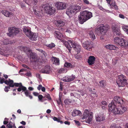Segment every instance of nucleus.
Returning a JSON list of instances; mask_svg holds the SVG:
<instances>
[{
    "label": "nucleus",
    "instance_id": "4d7b16f0",
    "mask_svg": "<svg viewBox=\"0 0 128 128\" xmlns=\"http://www.w3.org/2000/svg\"><path fill=\"white\" fill-rule=\"evenodd\" d=\"M64 123L66 124H67L68 125H69L70 124V122L68 121H66Z\"/></svg>",
    "mask_w": 128,
    "mask_h": 128
},
{
    "label": "nucleus",
    "instance_id": "f8f14e48",
    "mask_svg": "<svg viewBox=\"0 0 128 128\" xmlns=\"http://www.w3.org/2000/svg\"><path fill=\"white\" fill-rule=\"evenodd\" d=\"M4 82L5 84L8 85H9L11 87H14L15 86V84L17 83H14L13 81L10 78L8 79V80H6L4 81V78H0V83L2 84Z\"/></svg>",
    "mask_w": 128,
    "mask_h": 128
},
{
    "label": "nucleus",
    "instance_id": "a878e982",
    "mask_svg": "<svg viewBox=\"0 0 128 128\" xmlns=\"http://www.w3.org/2000/svg\"><path fill=\"white\" fill-rule=\"evenodd\" d=\"M21 50L26 53H29L31 51L30 48L26 46H21Z\"/></svg>",
    "mask_w": 128,
    "mask_h": 128
},
{
    "label": "nucleus",
    "instance_id": "a18cd8bd",
    "mask_svg": "<svg viewBox=\"0 0 128 128\" xmlns=\"http://www.w3.org/2000/svg\"><path fill=\"white\" fill-rule=\"evenodd\" d=\"M65 69L64 68H62L59 70V72L60 73H64V72Z\"/></svg>",
    "mask_w": 128,
    "mask_h": 128
},
{
    "label": "nucleus",
    "instance_id": "09e8293b",
    "mask_svg": "<svg viewBox=\"0 0 128 128\" xmlns=\"http://www.w3.org/2000/svg\"><path fill=\"white\" fill-rule=\"evenodd\" d=\"M74 121L75 122L76 124L78 126H80V123L78 121H77V120H74Z\"/></svg>",
    "mask_w": 128,
    "mask_h": 128
},
{
    "label": "nucleus",
    "instance_id": "e433bc0d",
    "mask_svg": "<svg viewBox=\"0 0 128 128\" xmlns=\"http://www.w3.org/2000/svg\"><path fill=\"white\" fill-rule=\"evenodd\" d=\"M12 123L11 122H9L8 124H7L6 125V127L7 128H12Z\"/></svg>",
    "mask_w": 128,
    "mask_h": 128
},
{
    "label": "nucleus",
    "instance_id": "c756f323",
    "mask_svg": "<svg viewBox=\"0 0 128 128\" xmlns=\"http://www.w3.org/2000/svg\"><path fill=\"white\" fill-rule=\"evenodd\" d=\"M81 113V112L79 110H74L72 113V116H73L78 115Z\"/></svg>",
    "mask_w": 128,
    "mask_h": 128
},
{
    "label": "nucleus",
    "instance_id": "f257e3e1",
    "mask_svg": "<svg viewBox=\"0 0 128 128\" xmlns=\"http://www.w3.org/2000/svg\"><path fill=\"white\" fill-rule=\"evenodd\" d=\"M108 107L110 110L114 114H121L126 110V108L124 106H121L109 104Z\"/></svg>",
    "mask_w": 128,
    "mask_h": 128
},
{
    "label": "nucleus",
    "instance_id": "ea45409f",
    "mask_svg": "<svg viewBox=\"0 0 128 128\" xmlns=\"http://www.w3.org/2000/svg\"><path fill=\"white\" fill-rule=\"evenodd\" d=\"M3 43L4 44L7 45L9 44L8 40V39H5L3 41Z\"/></svg>",
    "mask_w": 128,
    "mask_h": 128
},
{
    "label": "nucleus",
    "instance_id": "0e129e2a",
    "mask_svg": "<svg viewBox=\"0 0 128 128\" xmlns=\"http://www.w3.org/2000/svg\"><path fill=\"white\" fill-rule=\"evenodd\" d=\"M20 123L24 125H25L26 124V122H25L22 121Z\"/></svg>",
    "mask_w": 128,
    "mask_h": 128
},
{
    "label": "nucleus",
    "instance_id": "4468645a",
    "mask_svg": "<svg viewBox=\"0 0 128 128\" xmlns=\"http://www.w3.org/2000/svg\"><path fill=\"white\" fill-rule=\"evenodd\" d=\"M93 43L92 41L86 40L82 44L83 46L88 50H90L93 47Z\"/></svg>",
    "mask_w": 128,
    "mask_h": 128
},
{
    "label": "nucleus",
    "instance_id": "6ab92c4d",
    "mask_svg": "<svg viewBox=\"0 0 128 128\" xmlns=\"http://www.w3.org/2000/svg\"><path fill=\"white\" fill-rule=\"evenodd\" d=\"M112 30L114 34V35L120 36L121 34L120 29L114 26H112Z\"/></svg>",
    "mask_w": 128,
    "mask_h": 128
},
{
    "label": "nucleus",
    "instance_id": "69168bd1",
    "mask_svg": "<svg viewBox=\"0 0 128 128\" xmlns=\"http://www.w3.org/2000/svg\"><path fill=\"white\" fill-rule=\"evenodd\" d=\"M42 91L43 92H44L45 91L46 89L44 87H43L41 89Z\"/></svg>",
    "mask_w": 128,
    "mask_h": 128
},
{
    "label": "nucleus",
    "instance_id": "bb28decb",
    "mask_svg": "<svg viewBox=\"0 0 128 128\" xmlns=\"http://www.w3.org/2000/svg\"><path fill=\"white\" fill-rule=\"evenodd\" d=\"M106 48L110 50H114L116 48V47L112 44H110L106 45L105 46Z\"/></svg>",
    "mask_w": 128,
    "mask_h": 128
},
{
    "label": "nucleus",
    "instance_id": "603ef678",
    "mask_svg": "<svg viewBox=\"0 0 128 128\" xmlns=\"http://www.w3.org/2000/svg\"><path fill=\"white\" fill-rule=\"evenodd\" d=\"M26 76H30L31 75V73H30V72H26Z\"/></svg>",
    "mask_w": 128,
    "mask_h": 128
},
{
    "label": "nucleus",
    "instance_id": "37998d69",
    "mask_svg": "<svg viewBox=\"0 0 128 128\" xmlns=\"http://www.w3.org/2000/svg\"><path fill=\"white\" fill-rule=\"evenodd\" d=\"M33 10L34 12V14L36 16H38V13L39 12V11L38 10H36L35 9H34V8H33Z\"/></svg>",
    "mask_w": 128,
    "mask_h": 128
},
{
    "label": "nucleus",
    "instance_id": "f704fd0d",
    "mask_svg": "<svg viewBox=\"0 0 128 128\" xmlns=\"http://www.w3.org/2000/svg\"><path fill=\"white\" fill-rule=\"evenodd\" d=\"M122 28L124 31L128 34V26H122Z\"/></svg>",
    "mask_w": 128,
    "mask_h": 128
},
{
    "label": "nucleus",
    "instance_id": "473e14b6",
    "mask_svg": "<svg viewBox=\"0 0 128 128\" xmlns=\"http://www.w3.org/2000/svg\"><path fill=\"white\" fill-rule=\"evenodd\" d=\"M64 66H65L68 68L69 67H70L71 68H73L74 67L70 63L68 62H66L64 64Z\"/></svg>",
    "mask_w": 128,
    "mask_h": 128
},
{
    "label": "nucleus",
    "instance_id": "4c0bfd02",
    "mask_svg": "<svg viewBox=\"0 0 128 128\" xmlns=\"http://www.w3.org/2000/svg\"><path fill=\"white\" fill-rule=\"evenodd\" d=\"M55 45L54 43H52L49 44H48L47 46L48 47L50 48H52L55 47Z\"/></svg>",
    "mask_w": 128,
    "mask_h": 128
},
{
    "label": "nucleus",
    "instance_id": "5701e85b",
    "mask_svg": "<svg viewBox=\"0 0 128 128\" xmlns=\"http://www.w3.org/2000/svg\"><path fill=\"white\" fill-rule=\"evenodd\" d=\"M23 30L25 34L27 36H30V34L31 32L30 27H25L23 28Z\"/></svg>",
    "mask_w": 128,
    "mask_h": 128
},
{
    "label": "nucleus",
    "instance_id": "dca6fc26",
    "mask_svg": "<svg viewBox=\"0 0 128 128\" xmlns=\"http://www.w3.org/2000/svg\"><path fill=\"white\" fill-rule=\"evenodd\" d=\"M95 118L97 122H101L105 120V116L103 114H99L95 116Z\"/></svg>",
    "mask_w": 128,
    "mask_h": 128
},
{
    "label": "nucleus",
    "instance_id": "b1692460",
    "mask_svg": "<svg viewBox=\"0 0 128 128\" xmlns=\"http://www.w3.org/2000/svg\"><path fill=\"white\" fill-rule=\"evenodd\" d=\"M1 13L4 16L7 17H11L13 16V14L11 12L5 10H2L1 12Z\"/></svg>",
    "mask_w": 128,
    "mask_h": 128
},
{
    "label": "nucleus",
    "instance_id": "680f3d73",
    "mask_svg": "<svg viewBox=\"0 0 128 128\" xmlns=\"http://www.w3.org/2000/svg\"><path fill=\"white\" fill-rule=\"evenodd\" d=\"M111 0H106L108 3L110 5V6H111V4L110 3Z\"/></svg>",
    "mask_w": 128,
    "mask_h": 128
},
{
    "label": "nucleus",
    "instance_id": "aec40b11",
    "mask_svg": "<svg viewBox=\"0 0 128 128\" xmlns=\"http://www.w3.org/2000/svg\"><path fill=\"white\" fill-rule=\"evenodd\" d=\"M41 71V72L42 73H48L50 70V66L48 65H46L43 68Z\"/></svg>",
    "mask_w": 128,
    "mask_h": 128
},
{
    "label": "nucleus",
    "instance_id": "9b49d317",
    "mask_svg": "<svg viewBox=\"0 0 128 128\" xmlns=\"http://www.w3.org/2000/svg\"><path fill=\"white\" fill-rule=\"evenodd\" d=\"M124 104V102L122 98L119 96H116L114 98V100H112L111 104H116L118 106H123L122 105Z\"/></svg>",
    "mask_w": 128,
    "mask_h": 128
},
{
    "label": "nucleus",
    "instance_id": "052dcab7",
    "mask_svg": "<svg viewBox=\"0 0 128 128\" xmlns=\"http://www.w3.org/2000/svg\"><path fill=\"white\" fill-rule=\"evenodd\" d=\"M33 94L34 96H38V95H39V94L38 93L36 92H33Z\"/></svg>",
    "mask_w": 128,
    "mask_h": 128
},
{
    "label": "nucleus",
    "instance_id": "79ce46f5",
    "mask_svg": "<svg viewBox=\"0 0 128 128\" xmlns=\"http://www.w3.org/2000/svg\"><path fill=\"white\" fill-rule=\"evenodd\" d=\"M43 97L42 96L41 94H39L38 96V98L39 100L42 102H43L42 100Z\"/></svg>",
    "mask_w": 128,
    "mask_h": 128
},
{
    "label": "nucleus",
    "instance_id": "39448f33",
    "mask_svg": "<svg viewBox=\"0 0 128 128\" xmlns=\"http://www.w3.org/2000/svg\"><path fill=\"white\" fill-rule=\"evenodd\" d=\"M114 43L117 45L122 46H128V42L123 38H119L118 37H115L114 39Z\"/></svg>",
    "mask_w": 128,
    "mask_h": 128
},
{
    "label": "nucleus",
    "instance_id": "864d4df0",
    "mask_svg": "<svg viewBox=\"0 0 128 128\" xmlns=\"http://www.w3.org/2000/svg\"><path fill=\"white\" fill-rule=\"evenodd\" d=\"M119 17L122 18L124 19V18L125 17L124 15L123 14H120L119 15Z\"/></svg>",
    "mask_w": 128,
    "mask_h": 128
},
{
    "label": "nucleus",
    "instance_id": "c85d7f7f",
    "mask_svg": "<svg viewBox=\"0 0 128 128\" xmlns=\"http://www.w3.org/2000/svg\"><path fill=\"white\" fill-rule=\"evenodd\" d=\"M69 41L70 42V44L71 45L72 48L73 47L74 48H75L76 47V46L78 45L76 42L71 40H69Z\"/></svg>",
    "mask_w": 128,
    "mask_h": 128
},
{
    "label": "nucleus",
    "instance_id": "423d86ee",
    "mask_svg": "<svg viewBox=\"0 0 128 128\" xmlns=\"http://www.w3.org/2000/svg\"><path fill=\"white\" fill-rule=\"evenodd\" d=\"M92 114V112H89L88 110H84L82 119V120H84L88 117V119L86 121V123L89 124L92 120L93 118Z\"/></svg>",
    "mask_w": 128,
    "mask_h": 128
},
{
    "label": "nucleus",
    "instance_id": "2eb2a0df",
    "mask_svg": "<svg viewBox=\"0 0 128 128\" xmlns=\"http://www.w3.org/2000/svg\"><path fill=\"white\" fill-rule=\"evenodd\" d=\"M56 6L58 9L63 10L66 8V4L64 2H59L56 3Z\"/></svg>",
    "mask_w": 128,
    "mask_h": 128
},
{
    "label": "nucleus",
    "instance_id": "0eeeda50",
    "mask_svg": "<svg viewBox=\"0 0 128 128\" xmlns=\"http://www.w3.org/2000/svg\"><path fill=\"white\" fill-rule=\"evenodd\" d=\"M80 8V6H73L70 8L68 9L66 13L69 17H71L72 15L78 12Z\"/></svg>",
    "mask_w": 128,
    "mask_h": 128
},
{
    "label": "nucleus",
    "instance_id": "5fc2aeb1",
    "mask_svg": "<svg viewBox=\"0 0 128 128\" xmlns=\"http://www.w3.org/2000/svg\"><path fill=\"white\" fill-rule=\"evenodd\" d=\"M103 80H101L100 82V84L102 86H103L104 85V84L103 83Z\"/></svg>",
    "mask_w": 128,
    "mask_h": 128
},
{
    "label": "nucleus",
    "instance_id": "de8ad7c7",
    "mask_svg": "<svg viewBox=\"0 0 128 128\" xmlns=\"http://www.w3.org/2000/svg\"><path fill=\"white\" fill-rule=\"evenodd\" d=\"M101 104L102 105H104L105 106H106L108 104L107 102L105 101H103L102 102H101Z\"/></svg>",
    "mask_w": 128,
    "mask_h": 128
},
{
    "label": "nucleus",
    "instance_id": "20e7f679",
    "mask_svg": "<svg viewBox=\"0 0 128 128\" xmlns=\"http://www.w3.org/2000/svg\"><path fill=\"white\" fill-rule=\"evenodd\" d=\"M109 28L108 25L106 24H101L95 30L96 33L98 35H104L105 34Z\"/></svg>",
    "mask_w": 128,
    "mask_h": 128
},
{
    "label": "nucleus",
    "instance_id": "e2e57ef3",
    "mask_svg": "<svg viewBox=\"0 0 128 128\" xmlns=\"http://www.w3.org/2000/svg\"><path fill=\"white\" fill-rule=\"evenodd\" d=\"M22 66L25 68H26L28 69L29 68L28 67L27 65L25 64H22Z\"/></svg>",
    "mask_w": 128,
    "mask_h": 128
},
{
    "label": "nucleus",
    "instance_id": "c9c22d12",
    "mask_svg": "<svg viewBox=\"0 0 128 128\" xmlns=\"http://www.w3.org/2000/svg\"><path fill=\"white\" fill-rule=\"evenodd\" d=\"M44 97L47 98L49 100H51L52 98L49 94H47L45 95Z\"/></svg>",
    "mask_w": 128,
    "mask_h": 128
},
{
    "label": "nucleus",
    "instance_id": "9d476101",
    "mask_svg": "<svg viewBox=\"0 0 128 128\" xmlns=\"http://www.w3.org/2000/svg\"><path fill=\"white\" fill-rule=\"evenodd\" d=\"M9 33H7V35L9 37L14 36L18 34L20 32V29L18 28L15 27H10L8 28Z\"/></svg>",
    "mask_w": 128,
    "mask_h": 128
},
{
    "label": "nucleus",
    "instance_id": "4be33fe9",
    "mask_svg": "<svg viewBox=\"0 0 128 128\" xmlns=\"http://www.w3.org/2000/svg\"><path fill=\"white\" fill-rule=\"evenodd\" d=\"M95 58L93 56H90L88 60V62L89 65H92L94 64L95 61Z\"/></svg>",
    "mask_w": 128,
    "mask_h": 128
},
{
    "label": "nucleus",
    "instance_id": "7ed1b4c3",
    "mask_svg": "<svg viewBox=\"0 0 128 128\" xmlns=\"http://www.w3.org/2000/svg\"><path fill=\"white\" fill-rule=\"evenodd\" d=\"M14 85L16 87H19L17 89L18 92H20L22 90V92H24V94L26 96L28 97L30 99H32L33 97L31 95V92L27 90L26 87L22 86L21 83H17L15 84Z\"/></svg>",
    "mask_w": 128,
    "mask_h": 128
},
{
    "label": "nucleus",
    "instance_id": "412c9836",
    "mask_svg": "<svg viewBox=\"0 0 128 128\" xmlns=\"http://www.w3.org/2000/svg\"><path fill=\"white\" fill-rule=\"evenodd\" d=\"M38 36V34L36 33L31 32L30 34V36H28L30 39L32 40H36Z\"/></svg>",
    "mask_w": 128,
    "mask_h": 128
},
{
    "label": "nucleus",
    "instance_id": "338daca9",
    "mask_svg": "<svg viewBox=\"0 0 128 128\" xmlns=\"http://www.w3.org/2000/svg\"><path fill=\"white\" fill-rule=\"evenodd\" d=\"M26 70V69H21V70H20L19 71V72H23L24 71H25V70Z\"/></svg>",
    "mask_w": 128,
    "mask_h": 128
},
{
    "label": "nucleus",
    "instance_id": "6e6552de",
    "mask_svg": "<svg viewBox=\"0 0 128 128\" xmlns=\"http://www.w3.org/2000/svg\"><path fill=\"white\" fill-rule=\"evenodd\" d=\"M118 80L116 81V83L119 87L124 86L127 84L126 77L123 75L118 76Z\"/></svg>",
    "mask_w": 128,
    "mask_h": 128
},
{
    "label": "nucleus",
    "instance_id": "f03ea898",
    "mask_svg": "<svg viewBox=\"0 0 128 128\" xmlns=\"http://www.w3.org/2000/svg\"><path fill=\"white\" fill-rule=\"evenodd\" d=\"M92 16V13L87 10L80 12L78 15V20L81 24H83L84 22L90 18Z\"/></svg>",
    "mask_w": 128,
    "mask_h": 128
},
{
    "label": "nucleus",
    "instance_id": "7c9ffc66",
    "mask_svg": "<svg viewBox=\"0 0 128 128\" xmlns=\"http://www.w3.org/2000/svg\"><path fill=\"white\" fill-rule=\"evenodd\" d=\"M29 53H30V58H32L33 60H34L36 56V54L34 52H32V50L29 53Z\"/></svg>",
    "mask_w": 128,
    "mask_h": 128
},
{
    "label": "nucleus",
    "instance_id": "2f4dec72",
    "mask_svg": "<svg viewBox=\"0 0 128 128\" xmlns=\"http://www.w3.org/2000/svg\"><path fill=\"white\" fill-rule=\"evenodd\" d=\"M54 58V62H53V64L56 65H59L60 64V61L58 58Z\"/></svg>",
    "mask_w": 128,
    "mask_h": 128
},
{
    "label": "nucleus",
    "instance_id": "c03bdc74",
    "mask_svg": "<svg viewBox=\"0 0 128 128\" xmlns=\"http://www.w3.org/2000/svg\"><path fill=\"white\" fill-rule=\"evenodd\" d=\"M4 119L6 120H4L3 122V123L4 124H6L8 123V118H5Z\"/></svg>",
    "mask_w": 128,
    "mask_h": 128
},
{
    "label": "nucleus",
    "instance_id": "49530a36",
    "mask_svg": "<svg viewBox=\"0 0 128 128\" xmlns=\"http://www.w3.org/2000/svg\"><path fill=\"white\" fill-rule=\"evenodd\" d=\"M38 1L37 0H33L32 2L34 6L36 5L38 3Z\"/></svg>",
    "mask_w": 128,
    "mask_h": 128
},
{
    "label": "nucleus",
    "instance_id": "13d9d810",
    "mask_svg": "<svg viewBox=\"0 0 128 128\" xmlns=\"http://www.w3.org/2000/svg\"><path fill=\"white\" fill-rule=\"evenodd\" d=\"M110 128H118V127L115 125H112Z\"/></svg>",
    "mask_w": 128,
    "mask_h": 128
},
{
    "label": "nucleus",
    "instance_id": "ddd939ff",
    "mask_svg": "<svg viewBox=\"0 0 128 128\" xmlns=\"http://www.w3.org/2000/svg\"><path fill=\"white\" fill-rule=\"evenodd\" d=\"M54 35L56 38L60 40L62 42H64V39H67V37L64 35H63L60 32L55 31Z\"/></svg>",
    "mask_w": 128,
    "mask_h": 128
},
{
    "label": "nucleus",
    "instance_id": "a19ab883",
    "mask_svg": "<svg viewBox=\"0 0 128 128\" xmlns=\"http://www.w3.org/2000/svg\"><path fill=\"white\" fill-rule=\"evenodd\" d=\"M111 5H112L115 8V9H117V6L116 5L115 2L114 1H113L112 2L111 4Z\"/></svg>",
    "mask_w": 128,
    "mask_h": 128
},
{
    "label": "nucleus",
    "instance_id": "a211bd4d",
    "mask_svg": "<svg viewBox=\"0 0 128 128\" xmlns=\"http://www.w3.org/2000/svg\"><path fill=\"white\" fill-rule=\"evenodd\" d=\"M93 31L94 30L93 29H89L88 30L87 32L91 40H93L96 38V37Z\"/></svg>",
    "mask_w": 128,
    "mask_h": 128
},
{
    "label": "nucleus",
    "instance_id": "393cba45",
    "mask_svg": "<svg viewBox=\"0 0 128 128\" xmlns=\"http://www.w3.org/2000/svg\"><path fill=\"white\" fill-rule=\"evenodd\" d=\"M65 39H64L65 40ZM64 42L66 47L68 48L69 52L70 53L71 49L72 48L71 45H70V42H68L66 41L65 40H64V42Z\"/></svg>",
    "mask_w": 128,
    "mask_h": 128
},
{
    "label": "nucleus",
    "instance_id": "6e6d98bb",
    "mask_svg": "<svg viewBox=\"0 0 128 128\" xmlns=\"http://www.w3.org/2000/svg\"><path fill=\"white\" fill-rule=\"evenodd\" d=\"M84 2L85 4H89V1L87 0H82Z\"/></svg>",
    "mask_w": 128,
    "mask_h": 128
},
{
    "label": "nucleus",
    "instance_id": "cd10ccee",
    "mask_svg": "<svg viewBox=\"0 0 128 128\" xmlns=\"http://www.w3.org/2000/svg\"><path fill=\"white\" fill-rule=\"evenodd\" d=\"M64 25V22L63 21L60 20H58L56 23V25L57 26H62Z\"/></svg>",
    "mask_w": 128,
    "mask_h": 128
},
{
    "label": "nucleus",
    "instance_id": "72a5a7b5",
    "mask_svg": "<svg viewBox=\"0 0 128 128\" xmlns=\"http://www.w3.org/2000/svg\"><path fill=\"white\" fill-rule=\"evenodd\" d=\"M81 46L80 45H77L76 48H74L75 50L78 52H79L81 50Z\"/></svg>",
    "mask_w": 128,
    "mask_h": 128
},
{
    "label": "nucleus",
    "instance_id": "58836bf2",
    "mask_svg": "<svg viewBox=\"0 0 128 128\" xmlns=\"http://www.w3.org/2000/svg\"><path fill=\"white\" fill-rule=\"evenodd\" d=\"M53 119L54 121H57L58 122H59L60 120V118H57L56 117L54 116L53 118Z\"/></svg>",
    "mask_w": 128,
    "mask_h": 128
},
{
    "label": "nucleus",
    "instance_id": "f3484780",
    "mask_svg": "<svg viewBox=\"0 0 128 128\" xmlns=\"http://www.w3.org/2000/svg\"><path fill=\"white\" fill-rule=\"evenodd\" d=\"M76 78L75 75L72 74L71 76H66L63 78V80L66 82H69L73 80Z\"/></svg>",
    "mask_w": 128,
    "mask_h": 128
},
{
    "label": "nucleus",
    "instance_id": "774afa93",
    "mask_svg": "<svg viewBox=\"0 0 128 128\" xmlns=\"http://www.w3.org/2000/svg\"><path fill=\"white\" fill-rule=\"evenodd\" d=\"M28 89L29 90L32 91L33 90L34 88L32 87H30L28 88Z\"/></svg>",
    "mask_w": 128,
    "mask_h": 128
},
{
    "label": "nucleus",
    "instance_id": "bf43d9fd",
    "mask_svg": "<svg viewBox=\"0 0 128 128\" xmlns=\"http://www.w3.org/2000/svg\"><path fill=\"white\" fill-rule=\"evenodd\" d=\"M57 103L58 104H60L62 102L61 98H60L58 100H57Z\"/></svg>",
    "mask_w": 128,
    "mask_h": 128
},
{
    "label": "nucleus",
    "instance_id": "8fccbe9b",
    "mask_svg": "<svg viewBox=\"0 0 128 128\" xmlns=\"http://www.w3.org/2000/svg\"><path fill=\"white\" fill-rule=\"evenodd\" d=\"M64 102L66 104H68L69 102H70L69 101V100L67 99H66L64 101Z\"/></svg>",
    "mask_w": 128,
    "mask_h": 128
},
{
    "label": "nucleus",
    "instance_id": "1a4fd4ad",
    "mask_svg": "<svg viewBox=\"0 0 128 128\" xmlns=\"http://www.w3.org/2000/svg\"><path fill=\"white\" fill-rule=\"evenodd\" d=\"M42 7L47 14L52 15L55 12L56 9L55 8L48 5L47 4L42 5Z\"/></svg>",
    "mask_w": 128,
    "mask_h": 128
},
{
    "label": "nucleus",
    "instance_id": "3c124183",
    "mask_svg": "<svg viewBox=\"0 0 128 128\" xmlns=\"http://www.w3.org/2000/svg\"><path fill=\"white\" fill-rule=\"evenodd\" d=\"M42 87V85L40 84L37 87V89L38 90H41Z\"/></svg>",
    "mask_w": 128,
    "mask_h": 128
}]
</instances>
